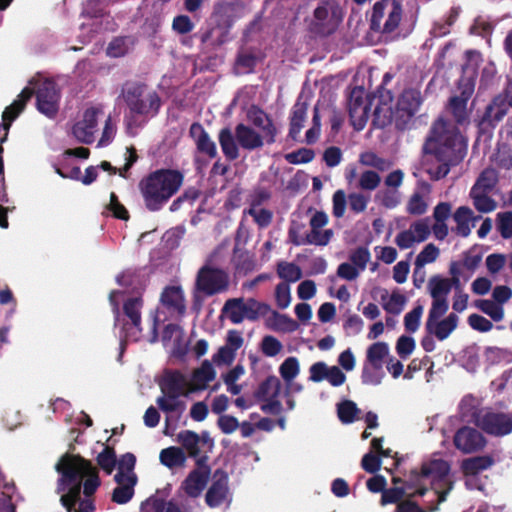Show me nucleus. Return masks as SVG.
Listing matches in <instances>:
<instances>
[{"label": "nucleus", "mask_w": 512, "mask_h": 512, "mask_svg": "<svg viewBox=\"0 0 512 512\" xmlns=\"http://www.w3.org/2000/svg\"><path fill=\"white\" fill-rule=\"evenodd\" d=\"M359 162L368 167H373L379 171H384L389 168V161L379 157L376 153L372 151H366L360 154Z\"/></svg>", "instance_id": "nucleus-45"}, {"label": "nucleus", "mask_w": 512, "mask_h": 512, "mask_svg": "<svg viewBox=\"0 0 512 512\" xmlns=\"http://www.w3.org/2000/svg\"><path fill=\"white\" fill-rule=\"evenodd\" d=\"M415 349V341L410 336L402 335L396 343V351L400 358L406 359Z\"/></svg>", "instance_id": "nucleus-63"}, {"label": "nucleus", "mask_w": 512, "mask_h": 512, "mask_svg": "<svg viewBox=\"0 0 512 512\" xmlns=\"http://www.w3.org/2000/svg\"><path fill=\"white\" fill-rule=\"evenodd\" d=\"M224 499V486L220 480L216 481L206 494V502L210 507L219 506Z\"/></svg>", "instance_id": "nucleus-59"}, {"label": "nucleus", "mask_w": 512, "mask_h": 512, "mask_svg": "<svg viewBox=\"0 0 512 512\" xmlns=\"http://www.w3.org/2000/svg\"><path fill=\"white\" fill-rule=\"evenodd\" d=\"M480 219V216L474 217L473 211L468 206H460L456 209V211L453 214V220L456 223V227L453 229V231L463 237L466 238L471 233V221H477Z\"/></svg>", "instance_id": "nucleus-25"}, {"label": "nucleus", "mask_w": 512, "mask_h": 512, "mask_svg": "<svg viewBox=\"0 0 512 512\" xmlns=\"http://www.w3.org/2000/svg\"><path fill=\"white\" fill-rule=\"evenodd\" d=\"M383 377L382 370H373L369 363H365L362 369L361 380L363 384L379 385Z\"/></svg>", "instance_id": "nucleus-61"}, {"label": "nucleus", "mask_w": 512, "mask_h": 512, "mask_svg": "<svg viewBox=\"0 0 512 512\" xmlns=\"http://www.w3.org/2000/svg\"><path fill=\"white\" fill-rule=\"evenodd\" d=\"M186 460L187 457L184 450L176 446L162 449L159 454L160 463L169 469L184 467Z\"/></svg>", "instance_id": "nucleus-29"}, {"label": "nucleus", "mask_w": 512, "mask_h": 512, "mask_svg": "<svg viewBox=\"0 0 512 512\" xmlns=\"http://www.w3.org/2000/svg\"><path fill=\"white\" fill-rule=\"evenodd\" d=\"M270 312V305L258 302L253 298H249L246 301L243 298L226 300V318L230 319L234 324L241 323L244 319L256 321Z\"/></svg>", "instance_id": "nucleus-10"}, {"label": "nucleus", "mask_w": 512, "mask_h": 512, "mask_svg": "<svg viewBox=\"0 0 512 512\" xmlns=\"http://www.w3.org/2000/svg\"><path fill=\"white\" fill-rule=\"evenodd\" d=\"M33 94V89L25 87L22 92L18 95V98L5 109L2 115L4 129L8 130L13 120L20 114L24 109L26 102L30 99Z\"/></svg>", "instance_id": "nucleus-27"}, {"label": "nucleus", "mask_w": 512, "mask_h": 512, "mask_svg": "<svg viewBox=\"0 0 512 512\" xmlns=\"http://www.w3.org/2000/svg\"><path fill=\"white\" fill-rule=\"evenodd\" d=\"M100 123L104 126L98 145L106 146L113 140L116 126L111 114L106 113L105 107L101 104H90L82 109L72 127V134L78 141L90 144L99 131Z\"/></svg>", "instance_id": "nucleus-3"}, {"label": "nucleus", "mask_w": 512, "mask_h": 512, "mask_svg": "<svg viewBox=\"0 0 512 512\" xmlns=\"http://www.w3.org/2000/svg\"><path fill=\"white\" fill-rule=\"evenodd\" d=\"M281 387L282 385L279 378L274 375H270L259 384L254 395L258 400L278 398L281 391Z\"/></svg>", "instance_id": "nucleus-33"}, {"label": "nucleus", "mask_w": 512, "mask_h": 512, "mask_svg": "<svg viewBox=\"0 0 512 512\" xmlns=\"http://www.w3.org/2000/svg\"><path fill=\"white\" fill-rule=\"evenodd\" d=\"M247 213L253 218L260 228L268 227L273 219L272 211L265 208H249Z\"/></svg>", "instance_id": "nucleus-58"}, {"label": "nucleus", "mask_w": 512, "mask_h": 512, "mask_svg": "<svg viewBox=\"0 0 512 512\" xmlns=\"http://www.w3.org/2000/svg\"><path fill=\"white\" fill-rule=\"evenodd\" d=\"M275 300L280 309H285L290 305L291 293L290 286L286 282L279 283L275 288Z\"/></svg>", "instance_id": "nucleus-60"}, {"label": "nucleus", "mask_w": 512, "mask_h": 512, "mask_svg": "<svg viewBox=\"0 0 512 512\" xmlns=\"http://www.w3.org/2000/svg\"><path fill=\"white\" fill-rule=\"evenodd\" d=\"M422 151L439 163L434 172L435 179L439 180L448 175L451 167L463 161L467 142L455 124L439 117L432 123Z\"/></svg>", "instance_id": "nucleus-2"}, {"label": "nucleus", "mask_w": 512, "mask_h": 512, "mask_svg": "<svg viewBox=\"0 0 512 512\" xmlns=\"http://www.w3.org/2000/svg\"><path fill=\"white\" fill-rule=\"evenodd\" d=\"M349 259L357 269L364 270L370 260V252L366 247H358L351 253Z\"/></svg>", "instance_id": "nucleus-64"}, {"label": "nucleus", "mask_w": 512, "mask_h": 512, "mask_svg": "<svg viewBox=\"0 0 512 512\" xmlns=\"http://www.w3.org/2000/svg\"><path fill=\"white\" fill-rule=\"evenodd\" d=\"M183 176L175 170H158L143 179L140 191L149 210L162 207L181 187Z\"/></svg>", "instance_id": "nucleus-4"}, {"label": "nucleus", "mask_w": 512, "mask_h": 512, "mask_svg": "<svg viewBox=\"0 0 512 512\" xmlns=\"http://www.w3.org/2000/svg\"><path fill=\"white\" fill-rule=\"evenodd\" d=\"M370 103L362 87H354L348 98V112L351 124L357 131L362 130L369 118Z\"/></svg>", "instance_id": "nucleus-13"}, {"label": "nucleus", "mask_w": 512, "mask_h": 512, "mask_svg": "<svg viewBox=\"0 0 512 512\" xmlns=\"http://www.w3.org/2000/svg\"><path fill=\"white\" fill-rule=\"evenodd\" d=\"M403 17V5L401 0H379L372 7L369 18L371 31L380 34L395 32Z\"/></svg>", "instance_id": "nucleus-7"}, {"label": "nucleus", "mask_w": 512, "mask_h": 512, "mask_svg": "<svg viewBox=\"0 0 512 512\" xmlns=\"http://www.w3.org/2000/svg\"><path fill=\"white\" fill-rule=\"evenodd\" d=\"M272 320V327L277 330L292 332L298 328V324L295 320L277 311H272Z\"/></svg>", "instance_id": "nucleus-49"}, {"label": "nucleus", "mask_w": 512, "mask_h": 512, "mask_svg": "<svg viewBox=\"0 0 512 512\" xmlns=\"http://www.w3.org/2000/svg\"><path fill=\"white\" fill-rule=\"evenodd\" d=\"M449 303L447 299H432V305L427 318V326L430 327L432 321L439 320L448 311Z\"/></svg>", "instance_id": "nucleus-48"}, {"label": "nucleus", "mask_w": 512, "mask_h": 512, "mask_svg": "<svg viewBox=\"0 0 512 512\" xmlns=\"http://www.w3.org/2000/svg\"><path fill=\"white\" fill-rule=\"evenodd\" d=\"M210 472L206 468L191 471L181 484V490L190 497H198L205 488Z\"/></svg>", "instance_id": "nucleus-22"}, {"label": "nucleus", "mask_w": 512, "mask_h": 512, "mask_svg": "<svg viewBox=\"0 0 512 512\" xmlns=\"http://www.w3.org/2000/svg\"><path fill=\"white\" fill-rule=\"evenodd\" d=\"M342 20V8L336 1L319 0L318 6L313 11L309 30L317 36L327 37L336 32Z\"/></svg>", "instance_id": "nucleus-9"}, {"label": "nucleus", "mask_w": 512, "mask_h": 512, "mask_svg": "<svg viewBox=\"0 0 512 512\" xmlns=\"http://www.w3.org/2000/svg\"><path fill=\"white\" fill-rule=\"evenodd\" d=\"M246 117L253 126L261 130V135L267 144L271 145L276 142L277 128L264 110L257 105H251L247 110Z\"/></svg>", "instance_id": "nucleus-16"}, {"label": "nucleus", "mask_w": 512, "mask_h": 512, "mask_svg": "<svg viewBox=\"0 0 512 512\" xmlns=\"http://www.w3.org/2000/svg\"><path fill=\"white\" fill-rule=\"evenodd\" d=\"M449 109L458 124H463L468 119L467 103L459 100L456 97H451L449 100Z\"/></svg>", "instance_id": "nucleus-52"}, {"label": "nucleus", "mask_w": 512, "mask_h": 512, "mask_svg": "<svg viewBox=\"0 0 512 512\" xmlns=\"http://www.w3.org/2000/svg\"><path fill=\"white\" fill-rule=\"evenodd\" d=\"M332 236L333 231L331 229L321 231V229L311 228V231L305 235V241H300L299 243L325 246L330 242Z\"/></svg>", "instance_id": "nucleus-44"}, {"label": "nucleus", "mask_w": 512, "mask_h": 512, "mask_svg": "<svg viewBox=\"0 0 512 512\" xmlns=\"http://www.w3.org/2000/svg\"><path fill=\"white\" fill-rule=\"evenodd\" d=\"M498 182V174L494 168L484 169L471 190L490 193Z\"/></svg>", "instance_id": "nucleus-36"}, {"label": "nucleus", "mask_w": 512, "mask_h": 512, "mask_svg": "<svg viewBox=\"0 0 512 512\" xmlns=\"http://www.w3.org/2000/svg\"><path fill=\"white\" fill-rule=\"evenodd\" d=\"M161 303L172 315H183L186 304L182 288L176 285L166 287L161 294Z\"/></svg>", "instance_id": "nucleus-20"}, {"label": "nucleus", "mask_w": 512, "mask_h": 512, "mask_svg": "<svg viewBox=\"0 0 512 512\" xmlns=\"http://www.w3.org/2000/svg\"><path fill=\"white\" fill-rule=\"evenodd\" d=\"M370 201V197L362 193H350L348 195L349 208L354 213L364 212Z\"/></svg>", "instance_id": "nucleus-62"}, {"label": "nucleus", "mask_w": 512, "mask_h": 512, "mask_svg": "<svg viewBox=\"0 0 512 512\" xmlns=\"http://www.w3.org/2000/svg\"><path fill=\"white\" fill-rule=\"evenodd\" d=\"M360 409L356 403L351 400H344L337 404V414L339 420L344 424L353 423L356 420Z\"/></svg>", "instance_id": "nucleus-42"}, {"label": "nucleus", "mask_w": 512, "mask_h": 512, "mask_svg": "<svg viewBox=\"0 0 512 512\" xmlns=\"http://www.w3.org/2000/svg\"><path fill=\"white\" fill-rule=\"evenodd\" d=\"M190 135L201 153H204L209 158H213L216 155L215 144L210 140L201 125L193 124L190 127Z\"/></svg>", "instance_id": "nucleus-31"}, {"label": "nucleus", "mask_w": 512, "mask_h": 512, "mask_svg": "<svg viewBox=\"0 0 512 512\" xmlns=\"http://www.w3.org/2000/svg\"><path fill=\"white\" fill-rule=\"evenodd\" d=\"M423 314V306L418 304L404 317V326L406 331L414 333L418 330L420 319Z\"/></svg>", "instance_id": "nucleus-54"}, {"label": "nucleus", "mask_w": 512, "mask_h": 512, "mask_svg": "<svg viewBox=\"0 0 512 512\" xmlns=\"http://www.w3.org/2000/svg\"><path fill=\"white\" fill-rule=\"evenodd\" d=\"M409 230L412 231L417 242H424L431 233L429 218L415 221L410 225Z\"/></svg>", "instance_id": "nucleus-55"}, {"label": "nucleus", "mask_w": 512, "mask_h": 512, "mask_svg": "<svg viewBox=\"0 0 512 512\" xmlns=\"http://www.w3.org/2000/svg\"><path fill=\"white\" fill-rule=\"evenodd\" d=\"M476 307L484 314L488 315L493 321L499 322L504 318L503 307L493 300L480 299L476 301Z\"/></svg>", "instance_id": "nucleus-39"}, {"label": "nucleus", "mask_w": 512, "mask_h": 512, "mask_svg": "<svg viewBox=\"0 0 512 512\" xmlns=\"http://www.w3.org/2000/svg\"><path fill=\"white\" fill-rule=\"evenodd\" d=\"M176 441L190 457H197L202 452L207 453L214 446V442L207 432L199 435L190 430H183L177 434Z\"/></svg>", "instance_id": "nucleus-14"}, {"label": "nucleus", "mask_w": 512, "mask_h": 512, "mask_svg": "<svg viewBox=\"0 0 512 512\" xmlns=\"http://www.w3.org/2000/svg\"><path fill=\"white\" fill-rule=\"evenodd\" d=\"M389 354V346L386 342H375L371 344L366 352V362L373 370H382L383 361Z\"/></svg>", "instance_id": "nucleus-32"}, {"label": "nucleus", "mask_w": 512, "mask_h": 512, "mask_svg": "<svg viewBox=\"0 0 512 512\" xmlns=\"http://www.w3.org/2000/svg\"><path fill=\"white\" fill-rule=\"evenodd\" d=\"M181 395L176 393H162L157 399L159 408L167 413L170 412H183L185 410V403L180 399Z\"/></svg>", "instance_id": "nucleus-37"}, {"label": "nucleus", "mask_w": 512, "mask_h": 512, "mask_svg": "<svg viewBox=\"0 0 512 512\" xmlns=\"http://www.w3.org/2000/svg\"><path fill=\"white\" fill-rule=\"evenodd\" d=\"M405 499H408V492L403 486H393L391 488H386L383 490L381 494L380 504L382 506L388 504H399Z\"/></svg>", "instance_id": "nucleus-40"}, {"label": "nucleus", "mask_w": 512, "mask_h": 512, "mask_svg": "<svg viewBox=\"0 0 512 512\" xmlns=\"http://www.w3.org/2000/svg\"><path fill=\"white\" fill-rule=\"evenodd\" d=\"M299 371V361L296 357L286 358L279 367V373L287 383H290L299 374Z\"/></svg>", "instance_id": "nucleus-46"}, {"label": "nucleus", "mask_w": 512, "mask_h": 512, "mask_svg": "<svg viewBox=\"0 0 512 512\" xmlns=\"http://www.w3.org/2000/svg\"><path fill=\"white\" fill-rule=\"evenodd\" d=\"M497 228L504 239L512 237V211L497 214Z\"/></svg>", "instance_id": "nucleus-57"}, {"label": "nucleus", "mask_w": 512, "mask_h": 512, "mask_svg": "<svg viewBox=\"0 0 512 512\" xmlns=\"http://www.w3.org/2000/svg\"><path fill=\"white\" fill-rule=\"evenodd\" d=\"M423 97L417 88H406L398 98L394 116L395 127L405 130L422 105Z\"/></svg>", "instance_id": "nucleus-11"}, {"label": "nucleus", "mask_w": 512, "mask_h": 512, "mask_svg": "<svg viewBox=\"0 0 512 512\" xmlns=\"http://www.w3.org/2000/svg\"><path fill=\"white\" fill-rule=\"evenodd\" d=\"M453 443L462 453L470 454L482 450L486 445V439L477 429L463 426L456 431Z\"/></svg>", "instance_id": "nucleus-15"}, {"label": "nucleus", "mask_w": 512, "mask_h": 512, "mask_svg": "<svg viewBox=\"0 0 512 512\" xmlns=\"http://www.w3.org/2000/svg\"><path fill=\"white\" fill-rule=\"evenodd\" d=\"M215 378V371L212 365L208 362H204L201 367L194 370L191 376H189L190 380V390L193 392L204 390L208 383L211 382Z\"/></svg>", "instance_id": "nucleus-28"}, {"label": "nucleus", "mask_w": 512, "mask_h": 512, "mask_svg": "<svg viewBox=\"0 0 512 512\" xmlns=\"http://www.w3.org/2000/svg\"><path fill=\"white\" fill-rule=\"evenodd\" d=\"M115 480L118 483V486L113 491L112 499L117 504H125L132 498L134 494L136 477L128 475L127 478H123L122 474H116Z\"/></svg>", "instance_id": "nucleus-26"}, {"label": "nucleus", "mask_w": 512, "mask_h": 512, "mask_svg": "<svg viewBox=\"0 0 512 512\" xmlns=\"http://www.w3.org/2000/svg\"><path fill=\"white\" fill-rule=\"evenodd\" d=\"M307 115V104L297 102L292 109L290 120L289 136L296 140L301 129L303 128Z\"/></svg>", "instance_id": "nucleus-35"}, {"label": "nucleus", "mask_w": 512, "mask_h": 512, "mask_svg": "<svg viewBox=\"0 0 512 512\" xmlns=\"http://www.w3.org/2000/svg\"><path fill=\"white\" fill-rule=\"evenodd\" d=\"M143 307V300L140 295L129 296L124 300L123 310L125 315L131 321V327L128 332H125V340H137L141 332V310Z\"/></svg>", "instance_id": "nucleus-17"}, {"label": "nucleus", "mask_w": 512, "mask_h": 512, "mask_svg": "<svg viewBox=\"0 0 512 512\" xmlns=\"http://www.w3.org/2000/svg\"><path fill=\"white\" fill-rule=\"evenodd\" d=\"M475 424L488 435L503 437L512 432V415L487 410L476 415Z\"/></svg>", "instance_id": "nucleus-12"}, {"label": "nucleus", "mask_w": 512, "mask_h": 512, "mask_svg": "<svg viewBox=\"0 0 512 512\" xmlns=\"http://www.w3.org/2000/svg\"><path fill=\"white\" fill-rule=\"evenodd\" d=\"M277 274L288 284L289 282H296L302 278V271L298 265L284 261L278 263Z\"/></svg>", "instance_id": "nucleus-43"}, {"label": "nucleus", "mask_w": 512, "mask_h": 512, "mask_svg": "<svg viewBox=\"0 0 512 512\" xmlns=\"http://www.w3.org/2000/svg\"><path fill=\"white\" fill-rule=\"evenodd\" d=\"M512 108L511 100L506 96L498 95L492 102L487 105L483 116L481 117L480 125L483 128H494Z\"/></svg>", "instance_id": "nucleus-18"}, {"label": "nucleus", "mask_w": 512, "mask_h": 512, "mask_svg": "<svg viewBox=\"0 0 512 512\" xmlns=\"http://www.w3.org/2000/svg\"><path fill=\"white\" fill-rule=\"evenodd\" d=\"M59 93L54 82L45 80L37 91L38 110L48 116L53 117L58 111Z\"/></svg>", "instance_id": "nucleus-19"}, {"label": "nucleus", "mask_w": 512, "mask_h": 512, "mask_svg": "<svg viewBox=\"0 0 512 512\" xmlns=\"http://www.w3.org/2000/svg\"><path fill=\"white\" fill-rule=\"evenodd\" d=\"M405 303L406 297L398 291H393L389 300L383 304V308L390 314L398 315L402 312Z\"/></svg>", "instance_id": "nucleus-51"}, {"label": "nucleus", "mask_w": 512, "mask_h": 512, "mask_svg": "<svg viewBox=\"0 0 512 512\" xmlns=\"http://www.w3.org/2000/svg\"><path fill=\"white\" fill-rule=\"evenodd\" d=\"M450 472V465L443 459H433L423 462L420 470L412 469L407 475L405 486L408 492V499L416 496H424L428 488L424 484L425 478H432L436 481H443Z\"/></svg>", "instance_id": "nucleus-5"}, {"label": "nucleus", "mask_w": 512, "mask_h": 512, "mask_svg": "<svg viewBox=\"0 0 512 512\" xmlns=\"http://www.w3.org/2000/svg\"><path fill=\"white\" fill-rule=\"evenodd\" d=\"M190 387L189 376L180 372L167 373L161 382L162 393H176L181 396H188L192 393Z\"/></svg>", "instance_id": "nucleus-21"}, {"label": "nucleus", "mask_w": 512, "mask_h": 512, "mask_svg": "<svg viewBox=\"0 0 512 512\" xmlns=\"http://www.w3.org/2000/svg\"><path fill=\"white\" fill-rule=\"evenodd\" d=\"M428 205L420 192H414L406 205V211L410 215L420 216L426 213Z\"/></svg>", "instance_id": "nucleus-47"}, {"label": "nucleus", "mask_w": 512, "mask_h": 512, "mask_svg": "<svg viewBox=\"0 0 512 512\" xmlns=\"http://www.w3.org/2000/svg\"><path fill=\"white\" fill-rule=\"evenodd\" d=\"M314 157V151L309 148H300L285 155L286 161L290 164L309 163L314 159Z\"/></svg>", "instance_id": "nucleus-56"}, {"label": "nucleus", "mask_w": 512, "mask_h": 512, "mask_svg": "<svg viewBox=\"0 0 512 512\" xmlns=\"http://www.w3.org/2000/svg\"><path fill=\"white\" fill-rule=\"evenodd\" d=\"M234 137L240 147L249 151L261 148L265 140L263 135L242 123L236 126Z\"/></svg>", "instance_id": "nucleus-23"}, {"label": "nucleus", "mask_w": 512, "mask_h": 512, "mask_svg": "<svg viewBox=\"0 0 512 512\" xmlns=\"http://www.w3.org/2000/svg\"><path fill=\"white\" fill-rule=\"evenodd\" d=\"M440 254L439 248L433 243L427 244L423 250L417 255L415 260L416 267H423L428 263L434 262Z\"/></svg>", "instance_id": "nucleus-50"}, {"label": "nucleus", "mask_w": 512, "mask_h": 512, "mask_svg": "<svg viewBox=\"0 0 512 512\" xmlns=\"http://www.w3.org/2000/svg\"><path fill=\"white\" fill-rule=\"evenodd\" d=\"M488 192H480L470 190V198L473 200V205L479 212L489 213L496 209L497 203L491 198Z\"/></svg>", "instance_id": "nucleus-38"}, {"label": "nucleus", "mask_w": 512, "mask_h": 512, "mask_svg": "<svg viewBox=\"0 0 512 512\" xmlns=\"http://www.w3.org/2000/svg\"><path fill=\"white\" fill-rule=\"evenodd\" d=\"M123 96L130 113L133 116L142 117L143 120L154 117L161 105L158 94L146 85H128Z\"/></svg>", "instance_id": "nucleus-6"}, {"label": "nucleus", "mask_w": 512, "mask_h": 512, "mask_svg": "<svg viewBox=\"0 0 512 512\" xmlns=\"http://www.w3.org/2000/svg\"><path fill=\"white\" fill-rule=\"evenodd\" d=\"M493 464L494 459L489 455L475 456L464 459L461 463V470L465 476H476Z\"/></svg>", "instance_id": "nucleus-30"}, {"label": "nucleus", "mask_w": 512, "mask_h": 512, "mask_svg": "<svg viewBox=\"0 0 512 512\" xmlns=\"http://www.w3.org/2000/svg\"><path fill=\"white\" fill-rule=\"evenodd\" d=\"M224 253L218 247L207 258L204 266L199 270L196 279V288L204 295H213L219 292L224 283Z\"/></svg>", "instance_id": "nucleus-8"}, {"label": "nucleus", "mask_w": 512, "mask_h": 512, "mask_svg": "<svg viewBox=\"0 0 512 512\" xmlns=\"http://www.w3.org/2000/svg\"><path fill=\"white\" fill-rule=\"evenodd\" d=\"M56 469L61 474L57 490L61 494V503L67 511L71 512L80 499L83 482L85 498L79 503V511L92 512L95 507L91 496L100 485L96 468L79 456L65 455L56 465Z\"/></svg>", "instance_id": "nucleus-1"}, {"label": "nucleus", "mask_w": 512, "mask_h": 512, "mask_svg": "<svg viewBox=\"0 0 512 512\" xmlns=\"http://www.w3.org/2000/svg\"><path fill=\"white\" fill-rule=\"evenodd\" d=\"M164 345L172 352H178L185 345L184 335L177 325H168L163 333Z\"/></svg>", "instance_id": "nucleus-34"}, {"label": "nucleus", "mask_w": 512, "mask_h": 512, "mask_svg": "<svg viewBox=\"0 0 512 512\" xmlns=\"http://www.w3.org/2000/svg\"><path fill=\"white\" fill-rule=\"evenodd\" d=\"M429 292L432 299L436 298H444L447 299L449 295L450 286L448 283V278H443L440 276H432L428 282Z\"/></svg>", "instance_id": "nucleus-41"}, {"label": "nucleus", "mask_w": 512, "mask_h": 512, "mask_svg": "<svg viewBox=\"0 0 512 512\" xmlns=\"http://www.w3.org/2000/svg\"><path fill=\"white\" fill-rule=\"evenodd\" d=\"M458 316L455 313H450L442 320L432 321L431 326L425 325L428 334L434 335L439 341H443L457 328Z\"/></svg>", "instance_id": "nucleus-24"}, {"label": "nucleus", "mask_w": 512, "mask_h": 512, "mask_svg": "<svg viewBox=\"0 0 512 512\" xmlns=\"http://www.w3.org/2000/svg\"><path fill=\"white\" fill-rule=\"evenodd\" d=\"M381 182L380 175L373 170L364 171L359 178L358 187L362 190L373 191Z\"/></svg>", "instance_id": "nucleus-53"}]
</instances>
